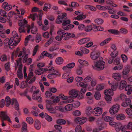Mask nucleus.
I'll use <instances>...</instances> for the list:
<instances>
[{
    "label": "nucleus",
    "mask_w": 132,
    "mask_h": 132,
    "mask_svg": "<svg viewBox=\"0 0 132 132\" xmlns=\"http://www.w3.org/2000/svg\"><path fill=\"white\" fill-rule=\"evenodd\" d=\"M12 35L13 37L10 39L6 38L4 41V45L6 46H9L10 49H13L16 46L20 40V37L19 36L18 33L15 31H13Z\"/></svg>",
    "instance_id": "f257e3e1"
},
{
    "label": "nucleus",
    "mask_w": 132,
    "mask_h": 132,
    "mask_svg": "<svg viewBox=\"0 0 132 132\" xmlns=\"http://www.w3.org/2000/svg\"><path fill=\"white\" fill-rule=\"evenodd\" d=\"M23 73L24 77L25 78H26V82H28L29 80L28 83L29 84H31L34 82L35 81L36 78L35 76L34 77L31 79V78L34 75V73L33 72L29 71V72L28 75V76L27 77V74L26 73V67H24L23 68Z\"/></svg>",
    "instance_id": "f03ea898"
},
{
    "label": "nucleus",
    "mask_w": 132,
    "mask_h": 132,
    "mask_svg": "<svg viewBox=\"0 0 132 132\" xmlns=\"http://www.w3.org/2000/svg\"><path fill=\"white\" fill-rule=\"evenodd\" d=\"M98 59V60L96 62L95 64L92 65V67L95 70H103L104 68L105 63L103 61V59L102 57Z\"/></svg>",
    "instance_id": "7ed1b4c3"
},
{
    "label": "nucleus",
    "mask_w": 132,
    "mask_h": 132,
    "mask_svg": "<svg viewBox=\"0 0 132 132\" xmlns=\"http://www.w3.org/2000/svg\"><path fill=\"white\" fill-rule=\"evenodd\" d=\"M119 105L118 104L113 105L110 108L109 112L111 114L117 113L119 109Z\"/></svg>",
    "instance_id": "20e7f679"
},
{
    "label": "nucleus",
    "mask_w": 132,
    "mask_h": 132,
    "mask_svg": "<svg viewBox=\"0 0 132 132\" xmlns=\"http://www.w3.org/2000/svg\"><path fill=\"white\" fill-rule=\"evenodd\" d=\"M78 91L75 89H73L69 91V94L70 95L69 96V98H75L78 95Z\"/></svg>",
    "instance_id": "39448f33"
},
{
    "label": "nucleus",
    "mask_w": 132,
    "mask_h": 132,
    "mask_svg": "<svg viewBox=\"0 0 132 132\" xmlns=\"http://www.w3.org/2000/svg\"><path fill=\"white\" fill-rule=\"evenodd\" d=\"M67 14L65 13H62L58 16L57 19L55 21V22L57 23L60 24L62 23L61 21L67 18Z\"/></svg>",
    "instance_id": "423d86ee"
},
{
    "label": "nucleus",
    "mask_w": 132,
    "mask_h": 132,
    "mask_svg": "<svg viewBox=\"0 0 132 132\" xmlns=\"http://www.w3.org/2000/svg\"><path fill=\"white\" fill-rule=\"evenodd\" d=\"M1 117L2 119V120H6L9 122H11V120L8 116L6 112L2 111L0 113Z\"/></svg>",
    "instance_id": "0eeeda50"
},
{
    "label": "nucleus",
    "mask_w": 132,
    "mask_h": 132,
    "mask_svg": "<svg viewBox=\"0 0 132 132\" xmlns=\"http://www.w3.org/2000/svg\"><path fill=\"white\" fill-rule=\"evenodd\" d=\"M100 55V53L98 52H93L90 53V57L93 60L97 59V61L98 60V58L101 57L99 56Z\"/></svg>",
    "instance_id": "6e6552de"
},
{
    "label": "nucleus",
    "mask_w": 132,
    "mask_h": 132,
    "mask_svg": "<svg viewBox=\"0 0 132 132\" xmlns=\"http://www.w3.org/2000/svg\"><path fill=\"white\" fill-rule=\"evenodd\" d=\"M102 109L101 108L97 107L95 108L93 111V114L95 116H99L102 113Z\"/></svg>",
    "instance_id": "1a4fd4ad"
},
{
    "label": "nucleus",
    "mask_w": 132,
    "mask_h": 132,
    "mask_svg": "<svg viewBox=\"0 0 132 132\" xmlns=\"http://www.w3.org/2000/svg\"><path fill=\"white\" fill-rule=\"evenodd\" d=\"M75 121L77 123L82 124L86 122L87 119L85 117H78L75 119Z\"/></svg>",
    "instance_id": "9d476101"
},
{
    "label": "nucleus",
    "mask_w": 132,
    "mask_h": 132,
    "mask_svg": "<svg viewBox=\"0 0 132 132\" xmlns=\"http://www.w3.org/2000/svg\"><path fill=\"white\" fill-rule=\"evenodd\" d=\"M11 104L12 105H14V108L19 113V105L16 99L14 98H12L11 100Z\"/></svg>",
    "instance_id": "9b49d317"
},
{
    "label": "nucleus",
    "mask_w": 132,
    "mask_h": 132,
    "mask_svg": "<svg viewBox=\"0 0 132 132\" xmlns=\"http://www.w3.org/2000/svg\"><path fill=\"white\" fill-rule=\"evenodd\" d=\"M130 66L129 65H127L126 66L122 72V75L124 76L127 75L130 71Z\"/></svg>",
    "instance_id": "f8f14e48"
},
{
    "label": "nucleus",
    "mask_w": 132,
    "mask_h": 132,
    "mask_svg": "<svg viewBox=\"0 0 132 132\" xmlns=\"http://www.w3.org/2000/svg\"><path fill=\"white\" fill-rule=\"evenodd\" d=\"M22 64L20 65L18 67V70L17 72V75L18 77L20 79H21L23 78V74L22 72Z\"/></svg>",
    "instance_id": "ddd939ff"
},
{
    "label": "nucleus",
    "mask_w": 132,
    "mask_h": 132,
    "mask_svg": "<svg viewBox=\"0 0 132 132\" xmlns=\"http://www.w3.org/2000/svg\"><path fill=\"white\" fill-rule=\"evenodd\" d=\"M3 7L4 10L6 11L10 10L12 8V6L8 4V3L6 2H4L3 3Z\"/></svg>",
    "instance_id": "4468645a"
},
{
    "label": "nucleus",
    "mask_w": 132,
    "mask_h": 132,
    "mask_svg": "<svg viewBox=\"0 0 132 132\" xmlns=\"http://www.w3.org/2000/svg\"><path fill=\"white\" fill-rule=\"evenodd\" d=\"M127 84V83L125 80H121L120 82L119 89L121 90L123 89L126 86Z\"/></svg>",
    "instance_id": "2eb2a0df"
},
{
    "label": "nucleus",
    "mask_w": 132,
    "mask_h": 132,
    "mask_svg": "<svg viewBox=\"0 0 132 132\" xmlns=\"http://www.w3.org/2000/svg\"><path fill=\"white\" fill-rule=\"evenodd\" d=\"M125 90L127 92V94L130 95V94L132 91V85H127L125 88Z\"/></svg>",
    "instance_id": "dca6fc26"
},
{
    "label": "nucleus",
    "mask_w": 132,
    "mask_h": 132,
    "mask_svg": "<svg viewBox=\"0 0 132 132\" xmlns=\"http://www.w3.org/2000/svg\"><path fill=\"white\" fill-rule=\"evenodd\" d=\"M27 22L25 19H24L23 20L20 21L18 23L19 26L20 27H23L24 28L28 25L27 24Z\"/></svg>",
    "instance_id": "f3484780"
},
{
    "label": "nucleus",
    "mask_w": 132,
    "mask_h": 132,
    "mask_svg": "<svg viewBox=\"0 0 132 132\" xmlns=\"http://www.w3.org/2000/svg\"><path fill=\"white\" fill-rule=\"evenodd\" d=\"M90 40V39L89 38H84L79 40L78 43L80 45L84 44L88 42Z\"/></svg>",
    "instance_id": "a211bd4d"
},
{
    "label": "nucleus",
    "mask_w": 132,
    "mask_h": 132,
    "mask_svg": "<svg viewBox=\"0 0 132 132\" xmlns=\"http://www.w3.org/2000/svg\"><path fill=\"white\" fill-rule=\"evenodd\" d=\"M131 103V101L129 98H128L126 100L125 103L123 102L121 104L122 106L126 107L128 106H130Z\"/></svg>",
    "instance_id": "6ab92c4d"
},
{
    "label": "nucleus",
    "mask_w": 132,
    "mask_h": 132,
    "mask_svg": "<svg viewBox=\"0 0 132 132\" xmlns=\"http://www.w3.org/2000/svg\"><path fill=\"white\" fill-rule=\"evenodd\" d=\"M112 76V77L117 81H119L121 79V76L119 73H114Z\"/></svg>",
    "instance_id": "aec40b11"
},
{
    "label": "nucleus",
    "mask_w": 132,
    "mask_h": 132,
    "mask_svg": "<svg viewBox=\"0 0 132 132\" xmlns=\"http://www.w3.org/2000/svg\"><path fill=\"white\" fill-rule=\"evenodd\" d=\"M34 127L37 129H39L41 127L40 123L38 120L36 119L35 121Z\"/></svg>",
    "instance_id": "412c9836"
},
{
    "label": "nucleus",
    "mask_w": 132,
    "mask_h": 132,
    "mask_svg": "<svg viewBox=\"0 0 132 132\" xmlns=\"http://www.w3.org/2000/svg\"><path fill=\"white\" fill-rule=\"evenodd\" d=\"M39 92V90L38 89L34 92L32 97L33 99L35 100L38 97V96H40L39 94H38Z\"/></svg>",
    "instance_id": "4be33fe9"
},
{
    "label": "nucleus",
    "mask_w": 132,
    "mask_h": 132,
    "mask_svg": "<svg viewBox=\"0 0 132 132\" xmlns=\"http://www.w3.org/2000/svg\"><path fill=\"white\" fill-rule=\"evenodd\" d=\"M112 91L110 89H108L104 91V93L105 95H113Z\"/></svg>",
    "instance_id": "5701e85b"
},
{
    "label": "nucleus",
    "mask_w": 132,
    "mask_h": 132,
    "mask_svg": "<svg viewBox=\"0 0 132 132\" xmlns=\"http://www.w3.org/2000/svg\"><path fill=\"white\" fill-rule=\"evenodd\" d=\"M111 39V38H108L101 42L100 43V45L101 46H103L108 43Z\"/></svg>",
    "instance_id": "b1692460"
},
{
    "label": "nucleus",
    "mask_w": 132,
    "mask_h": 132,
    "mask_svg": "<svg viewBox=\"0 0 132 132\" xmlns=\"http://www.w3.org/2000/svg\"><path fill=\"white\" fill-rule=\"evenodd\" d=\"M118 85L117 82L112 83L111 85V88L112 90L113 91L116 90Z\"/></svg>",
    "instance_id": "393cba45"
},
{
    "label": "nucleus",
    "mask_w": 132,
    "mask_h": 132,
    "mask_svg": "<svg viewBox=\"0 0 132 132\" xmlns=\"http://www.w3.org/2000/svg\"><path fill=\"white\" fill-rule=\"evenodd\" d=\"M5 101L6 102V106H8L11 104V100L10 98L8 96H6L5 98Z\"/></svg>",
    "instance_id": "a878e982"
},
{
    "label": "nucleus",
    "mask_w": 132,
    "mask_h": 132,
    "mask_svg": "<svg viewBox=\"0 0 132 132\" xmlns=\"http://www.w3.org/2000/svg\"><path fill=\"white\" fill-rule=\"evenodd\" d=\"M45 69L42 68L39 69L38 70H36L35 71V73L37 75H40L43 73V72L45 71Z\"/></svg>",
    "instance_id": "bb28decb"
},
{
    "label": "nucleus",
    "mask_w": 132,
    "mask_h": 132,
    "mask_svg": "<svg viewBox=\"0 0 132 132\" xmlns=\"http://www.w3.org/2000/svg\"><path fill=\"white\" fill-rule=\"evenodd\" d=\"M95 22L98 25H101L104 22V20L101 18H98L95 20Z\"/></svg>",
    "instance_id": "cd10ccee"
},
{
    "label": "nucleus",
    "mask_w": 132,
    "mask_h": 132,
    "mask_svg": "<svg viewBox=\"0 0 132 132\" xmlns=\"http://www.w3.org/2000/svg\"><path fill=\"white\" fill-rule=\"evenodd\" d=\"M92 111V108L90 106H88L86 108L85 112L86 114L88 115H90Z\"/></svg>",
    "instance_id": "c85d7f7f"
},
{
    "label": "nucleus",
    "mask_w": 132,
    "mask_h": 132,
    "mask_svg": "<svg viewBox=\"0 0 132 132\" xmlns=\"http://www.w3.org/2000/svg\"><path fill=\"white\" fill-rule=\"evenodd\" d=\"M62 23V25L64 27V26L67 25L70 23V21L69 19H67V18L61 21Z\"/></svg>",
    "instance_id": "c756f323"
},
{
    "label": "nucleus",
    "mask_w": 132,
    "mask_h": 132,
    "mask_svg": "<svg viewBox=\"0 0 132 132\" xmlns=\"http://www.w3.org/2000/svg\"><path fill=\"white\" fill-rule=\"evenodd\" d=\"M63 59L61 57H57L55 60V62L56 63L59 65L62 64L63 62Z\"/></svg>",
    "instance_id": "7c9ffc66"
},
{
    "label": "nucleus",
    "mask_w": 132,
    "mask_h": 132,
    "mask_svg": "<svg viewBox=\"0 0 132 132\" xmlns=\"http://www.w3.org/2000/svg\"><path fill=\"white\" fill-rule=\"evenodd\" d=\"M86 17V16L85 15L80 14L78 15L77 17L74 18V19L79 20H81L85 19Z\"/></svg>",
    "instance_id": "2f4dec72"
},
{
    "label": "nucleus",
    "mask_w": 132,
    "mask_h": 132,
    "mask_svg": "<svg viewBox=\"0 0 132 132\" xmlns=\"http://www.w3.org/2000/svg\"><path fill=\"white\" fill-rule=\"evenodd\" d=\"M125 117L123 114H120L118 115L117 117V119L119 120H123L125 118Z\"/></svg>",
    "instance_id": "473e14b6"
},
{
    "label": "nucleus",
    "mask_w": 132,
    "mask_h": 132,
    "mask_svg": "<svg viewBox=\"0 0 132 132\" xmlns=\"http://www.w3.org/2000/svg\"><path fill=\"white\" fill-rule=\"evenodd\" d=\"M108 31L111 34L114 35H118L120 32L117 30L114 29H111L108 30Z\"/></svg>",
    "instance_id": "72a5a7b5"
},
{
    "label": "nucleus",
    "mask_w": 132,
    "mask_h": 132,
    "mask_svg": "<svg viewBox=\"0 0 132 132\" xmlns=\"http://www.w3.org/2000/svg\"><path fill=\"white\" fill-rule=\"evenodd\" d=\"M122 127V125L120 123H117L115 126V129L117 132L121 130Z\"/></svg>",
    "instance_id": "f704fd0d"
},
{
    "label": "nucleus",
    "mask_w": 132,
    "mask_h": 132,
    "mask_svg": "<svg viewBox=\"0 0 132 132\" xmlns=\"http://www.w3.org/2000/svg\"><path fill=\"white\" fill-rule=\"evenodd\" d=\"M57 123L59 125H64L66 123L65 121L63 119H58L56 121Z\"/></svg>",
    "instance_id": "c9c22d12"
},
{
    "label": "nucleus",
    "mask_w": 132,
    "mask_h": 132,
    "mask_svg": "<svg viewBox=\"0 0 132 132\" xmlns=\"http://www.w3.org/2000/svg\"><path fill=\"white\" fill-rule=\"evenodd\" d=\"M100 15L102 17L104 18H106L109 17V15L107 13L103 12L100 13Z\"/></svg>",
    "instance_id": "e433bc0d"
},
{
    "label": "nucleus",
    "mask_w": 132,
    "mask_h": 132,
    "mask_svg": "<svg viewBox=\"0 0 132 132\" xmlns=\"http://www.w3.org/2000/svg\"><path fill=\"white\" fill-rule=\"evenodd\" d=\"M72 107H73L72 104H70L66 105L65 108L66 111H70L72 110Z\"/></svg>",
    "instance_id": "4c0bfd02"
},
{
    "label": "nucleus",
    "mask_w": 132,
    "mask_h": 132,
    "mask_svg": "<svg viewBox=\"0 0 132 132\" xmlns=\"http://www.w3.org/2000/svg\"><path fill=\"white\" fill-rule=\"evenodd\" d=\"M51 98L53 99V102L54 103H57L60 101V98L59 96H52Z\"/></svg>",
    "instance_id": "58836bf2"
},
{
    "label": "nucleus",
    "mask_w": 132,
    "mask_h": 132,
    "mask_svg": "<svg viewBox=\"0 0 132 132\" xmlns=\"http://www.w3.org/2000/svg\"><path fill=\"white\" fill-rule=\"evenodd\" d=\"M94 97L96 100H100L101 98L100 93L98 91L96 92L94 95Z\"/></svg>",
    "instance_id": "ea45409f"
},
{
    "label": "nucleus",
    "mask_w": 132,
    "mask_h": 132,
    "mask_svg": "<svg viewBox=\"0 0 132 132\" xmlns=\"http://www.w3.org/2000/svg\"><path fill=\"white\" fill-rule=\"evenodd\" d=\"M28 57V55L27 53H25L24 54H23L22 56L23 57L22 61L23 63H25L27 62Z\"/></svg>",
    "instance_id": "a19ab883"
},
{
    "label": "nucleus",
    "mask_w": 132,
    "mask_h": 132,
    "mask_svg": "<svg viewBox=\"0 0 132 132\" xmlns=\"http://www.w3.org/2000/svg\"><path fill=\"white\" fill-rule=\"evenodd\" d=\"M53 37H51L45 44V46L46 47L48 46L53 42Z\"/></svg>",
    "instance_id": "79ce46f5"
},
{
    "label": "nucleus",
    "mask_w": 132,
    "mask_h": 132,
    "mask_svg": "<svg viewBox=\"0 0 132 132\" xmlns=\"http://www.w3.org/2000/svg\"><path fill=\"white\" fill-rule=\"evenodd\" d=\"M111 96L109 95H105V99L108 103H111L112 98Z\"/></svg>",
    "instance_id": "37998d69"
},
{
    "label": "nucleus",
    "mask_w": 132,
    "mask_h": 132,
    "mask_svg": "<svg viewBox=\"0 0 132 132\" xmlns=\"http://www.w3.org/2000/svg\"><path fill=\"white\" fill-rule=\"evenodd\" d=\"M26 121L30 124H32L34 122L33 119L31 117H28L26 118Z\"/></svg>",
    "instance_id": "c03bdc74"
},
{
    "label": "nucleus",
    "mask_w": 132,
    "mask_h": 132,
    "mask_svg": "<svg viewBox=\"0 0 132 132\" xmlns=\"http://www.w3.org/2000/svg\"><path fill=\"white\" fill-rule=\"evenodd\" d=\"M80 49L83 53L85 54L88 53L89 52L88 50L84 47H81Z\"/></svg>",
    "instance_id": "a18cd8bd"
},
{
    "label": "nucleus",
    "mask_w": 132,
    "mask_h": 132,
    "mask_svg": "<svg viewBox=\"0 0 132 132\" xmlns=\"http://www.w3.org/2000/svg\"><path fill=\"white\" fill-rule=\"evenodd\" d=\"M34 24L32 23L31 24L32 27L31 28H32L31 32L33 34H35L36 33L37 31V29L36 27H33Z\"/></svg>",
    "instance_id": "49530a36"
},
{
    "label": "nucleus",
    "mask_w": 132,
    "mask_h": 132,
    "mask_svg": "<svg viewBox=\"0 0 132 132\" xmlns=\"http://www.w3.org/2000/svg\"><path fill=\"white\" fill-rule=\"evenodd\" d=\"M92 26L91 25L87 26L85 27V31L86 32L90 31L92 30Z\"/></svg>",
    "instance_id": "de8ad7c7"
},
{
    "label": "nucleus",
    "mask_w": 132,
    "mask_h": 132,
    "mask_svg": "<svg viewBox=\"0 0 132 132\" xmlns=\"http://www.w3.org/2000/svg\"><path fill=\"white\" fill-rule=\"evenodd\" d=\"M5 70L7 71H8L10 69V62H8L5 64Z\"/></svg>",
    "instance_id": "09e8293b"
},
{
    "label": "nucleus",
    "mask_w": 132,
    "mask_h": 132,
    "mask_svg": "<svg viewBox=\"0 0 132 132\" xmlns=\"http://www.w3.org/2000/svg\"><path fill=\"white\" fill-rule=\"evenodd\" d=\"M51 5L50 4H45L43 7V10L45 11H47L48 9H50Z\"/></svg>",
    "instance_id": "8fccbe9b"
},
{
    "label": "nucleus",
    "mask_w": 132,
    "mask_h": 132,
    "mask_svg": "<svg viewBox=\"0 0 132 132\" xmlns=\"http://www.w3.org/2000/svg\"><path fill=\"white\" fill-rule=\"evenodd\" d=\"M37 16V14L36 13H35L30 14L29 18L32 19V20L34 21L35 20Z\"/></svg>",
    "instance_id": "3c124183"
},
{
    "label": "nucleus",
    "mask_w": 132,
    "mask_h": 132,
    "mask_svg": "<svg viewBox=\"0 0 132 132\" xmlns=\"http://www.w3.org/2000/svg\"><path fill=\"white\" fill-rule=\"evenodd\" d=\"M72 114L73 115L76 116H80L81 114L80 111L79 110H76L74 111Z\"/></svg>",
    "instance_id": "603ef678"
},
{
    "label": "nucleus",
    "mask_w": 132,
    "mask_h": 132,
    "mask_svg": "<svg viewBox=\"0 0 132 132\" xmlns=\"http://www.w3.org/2000/svg\"><path fill=\"white\" fill-rule=\"evenodd\" d=\"M44 117L48 121H51L52 120V118L46 113L45 114Z\"/></svg>",
    "instance_id": "864d4df0"
},
{
    "label": "nucleus",
    "mask_w": 132,
    "mask_h": 132,
    "mask_svg": "<svg viewBox=\"0 0 132 132\" xmlns=\"http://www.w3.org/2000/svg\"><path fill=\"white\" fill-rule=\"evenodd\" d=\"M81 127L80 125H77L75 129V132H81Z\"/></svg>",
    "instance_id": "5fc2aeb1"
},
{
    "label": "nucleus",
    "mask_w": 132,
    "mask_h": 132,
    "mask_svg": "<svg viewBox=\"0 0 132 132\" xmlns=\"http://www.w3.org/2000/svg\"><path fill=\"white\" fill-rule=\"evenodd\" d=\"M77 84L78 86L82 87V88H86L87 86V84H85L82 82H78L77 83Z\"/></svg>",
    "instance_id": "6e6d98bb"
},
{
    "label": "nucleus",
    "mask_w": 132,
    "mask_h": 132,
    "mask_svg": "<svg viewBox=\"0 0 132 132\" xmlns=\"http://www.w3.org/2000/svg\"><path fill=\"white\" fill-rule=\"evenodd\" d=\"M118 54V52L117 51H114L112 52L110 54L111 57L112 58H114L117 56Z\"/></svg>",
    "instance_id": "4d7b16f0"
},
{
    "label": "nucleus",
    "mask_w": 132,
    "mask_h": 132,
    "mask_svg": "<svg viewBox=\"0 0 132 132\" xmlns=\"http://www.w3.org/2000/svg\"><path fill=\"white\" fill-rule=\"evenodd\" d=\"M120 32L124 34H126L128 32L127 30L126 29L124 28H121L120 29Z\"/></svg>",
    "instance_id": "13d9d810"
},
{
    "label": "nucleus",
    "mask_w": 132,
    "mask_h": 132,
    "mask_svg": "<svg viewBox=\"0 0 132 132\" xmlns=\"http://www.w3.org/2000/svg\"><path fill=\"white\" fill-rule=\"evenodd\" d=\"M27 124L24 122H23L21 130H27Z\"/></svg>",
    "instance_id": "bf43d9fd"
},
{
    "label": "nucleus",
    "mask_w": 132,
    "mask_h": 132,
    "mask_svg": "<svg viewBox=\"0 0 132 132\" xmlns=\"http://www.w3.org/2000/svg\"><path fill=\"white\" fill-rule=\"evenodd\" d=\"M72 104L73 107L75 108H77L80 105V102L78 101H75Z\"/></svg>",
    "instance_id": "052dcab7"
},
{
    "label": "nucleus",
    "mask_w": 132,
    "mask_h": 132,
    "mask_svg": "<svg viewBox=\"0 0 132 132\" xmlns=\"http://www.w3.org/2000/svg\"><path fill=\"white\" fill-rule=\"evenodd\" d=\"M113 118L109 116H106L104 118V120L106 121H112Z\"/></svg>",
    "instance_id": "680f3d73"
},
{
    "label": "nucleus",
    "mask_w": 132,
    "mask_h": 132,
    "mask_svg": "<svg viewBox=\"0 0 132 132\" xmlns=\"http://www.w3.org/2000/svg\"><path fill=\"white\" fill-rule=\"evenodd\" d=\"M62 69L67 73L70 72L71 70L70 68H69L68 66H67V65L66 66H64L62 68Z\"/></svg>",
    "instance_id": "e2e57ef3"
},
{
    "label": "nucleus",
    "mask_w": 132,
    "mask_h": 132,
    "mask_svg": "<svg viewBox=\"0 0 132 132\" xmlns=\"http://www.w3.org/2000/svg\"><path fill=\"white\" fill-rule=\"evenodd\" d=\"M59 98H61V99L63 100H66L68 99L69 98V96H64V94H61L59 95Z\"/></svg>",
    "instance_id": "0e129e2a"
},
{
    "label": "nucleus",
    "mask_w": 132,
    "mask_h": 132,
    "mask_svg": "<svg viewBox=\"0 0 132 132\" xmlns=\"http://www.w3.org/2000/svg\"><path fill=\"white\" fill-rule=\"evenodd\" d=\"M120 97L121 99L123 101H126V100L128 98H127L126 95L123 94H120Z\"/></svg>",
    "instance_id": "69168bd1"
},
{
    "label": "nucleus",
    "mask_w": 132,
    "mask_h": 132,
    "mask_svg": "<svg viewBox=\"0 0 132 132\" xmlns=\"http://www.w3.org/2000/svg\"><path fill=\"white\" fill-rule=\"evenodd\" d=\"M92 80L91 77L90 76H87L84 79V82H90Z\"/></svg>",
    "instance_id": "338daca9"
},
{
    "label": "nucleus",
    "mask_w": 132,
    "mask_h": 132,
    "mask_svg": "<svg viewBox=\"0 0 132 132\" xmlns=\"http://www.w3.org/2000/svg\"><path fill=\"white\" fill-rule=\"evenodd\" d=\"M0 14L1 16H3L4 17L6 18L7 17V16L6 15V12L2 10H0Z\"/></svg>",
    "instance_id": "774afa93"
}]
</instances>
